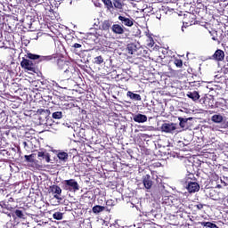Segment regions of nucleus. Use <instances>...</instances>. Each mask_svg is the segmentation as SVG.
<instances>
[{
	"label": "nucleus",
	"mask_w": 228,
	"mask_h": 228,
	"mask_svg": "<svg viewBox=\"0 0 228 228\" xmlns=\"http://www.w3.org/2000/svg\"><path fill=\"white\" fill-rule=\"evenodd\" d=\"M57 157L59 158V159H61V161H66L67 159H69V153L62 151V152H59Z\"/></svg>",
	"instance_id": "4be33fe9"
},
{
	"label": "nucleus",
	"mask_w": 228,
	"mask_h": 228,
	"mask_svg": "<svg viewBox=\"0 0 228 228\" xmlns=\"http://www.w3.org/2000/svg\"><path fill=\"white\" fill-rule=\"evenodd\" d=\"M175 65H176L178 68L183 67V61L180 59L175 60Z\"/></svg>",
	"instance_id": "c85d7f7f"
},
{
	"label": "nucleus",
	"mask_w": 228,
	"mask_h": 228,
	"mask_svg": "<svg viewBox=\"0 0 228 228\" xmlns=\"http://www.w3.org/2000/svg\"><path fill=\"white\" fill-rule=\"evenodd\" d=\"M53 118L55 120H60V118H63V112L56 111L52 114Z\"/></svg>",
	"instance_id": "5701e85b"
},
{
	"label": "nucleus",
	"mask_w": 228,
	"mask_h": 228,
	"mask_svg": "<svg viewBox=\"0 0 228 228\" xmlns=\"http://www.w3.org/2000/svg\"><path fill=\"white\" fill-rule=\"evenodd\" d=\"M134 122H137V124H144V122H147V116L143 114H135L133 118Z\"/></svg>",
	"instance_id": "ddd939ff"
},
{
	"label": "nucleus",
	"mask_w": 228,
	"mask_h": 228,
	"mask_svg": "<svg viewBox=\"0 0 228 228\" xmlns=\"http://www.w3.org/2000/svg\"><path fill=\"white\" fill-rule=\"evenodd\" d=\"M51 113V111L49 110H40V114H44V115H49Z\"/></svg>",
	"instance_id": "7c9ffc66"
},
{
	"label": "nucleus",
	"mask_w": 228,
	"mask_h": 228,
	"mask_svg": "<svg viewBox=\"0 0 228 228\" xmlns=\"http://www.w3.org/2000/svg\"><path fill=\"white\" fill-rule=\"evenodd\" d=\"M65 126H66L67 127H70V125H69V123H66Z\"/></svg>",
	"instance_id": "e433bc0d"
},
{
	"label": "nucleus",
	"mask_w": 228,
	"mask_h": 228,
	"mask_svg": "<svg viewBox=\"0 0 228 228\" xmlns=\"http://www.w3.org/2000/svg\"><path fill=\"white\" fill-rule=\"evenodd\" d=\"M177 125L175 123H164L161 126V131L163 133L174 134V131L177 129Z\"/></svg>",
	"instance_id": "39448f33"
},
{
	"label": "nucleus",
	"mask_w": 228,
	"mask_h": 228,
	"mask_svg": "<svg viewBox=\"0 0 228 228\" xmlns=\"http://www.w3.org/2000/svg\"><path fill=\"white\" fill-rule=\"evenodd\" d=\"M142 183L146 190H151V188H152V180H151V176L149 175L142 177Z\"/></svg>",
	"instance_id": "f8f14e48"
},
{
	"label": "nucleus",
	"mask_w": 228,
	"mask_h": 228,
	"mask_svg": "<svg viewBox=\"0 0 228 228\" xmlns=\"http://www.w3.org/2000/svg\"><path fill=\"white\" fill-rule=\"evenodd\" d=\"M112 26H113V21H111L110 20H103L100 24V29H102V31H110V29H111Z\"/></svg>",
	"instance_id": "1a4fd4ad"
},
{
	"label": "nucleus",
	"mask_w": 228,
	"mask_h": 228,
	"mask_svg": "<svg viewBox=\"0 0 228 228\" xmlns=\"http://www.w3.org/2000/svg\"><path fill=\"white\" fill-rule=\"evenodd\" d=\"M53 217L54 218V220H62L63 219V213H61V212H55L53 215Z\"/></svg>",
	"instance_id": "b1692460"
},
{
	"label": "nucleus",
	"mask_w": 228,
	"mask_h": 228,
	"mask_svg": "<svg viewBox=\"0 0 228 228\" xmlns=\"http://www.w3.org/2000/svg\"><path fill=\"white\" fill-rule=\"evenodd\" d=\"M4 154H8V151L6 150L0 151V156H4Z\"/></svg>",
	"instance_id": "72a5a7b5"
},
{
	"label": "nucleus",
	"mask_w": 228,
	"mask_h": 228,
	"mask_svg": "<svg viewBox=\"0 0 228 228\" xmlns=\"http://www.w3.org/2000/svg\"><path fill=\"white\" fill-rule=\"evenodd\" d=\"M64 186L65 190H69V191H78L79 190V183L74 179L65 180Z\"/></svg>",
	"instance_id": "7ed1b4c3"
},
{
	"label": "nucleus",
	"mask_w": 228,
	"mask_h": 228,
	"mask_svg": "<svg viewBox=\"0 0 228 228\" xmlns=\"http://www.w3.org/2000/svg\"><path fill=\"white\" fill-rule=\"evenodd\" d=\"M113 4H114V6H115V8H118V10H121V8H122V4H121L119 1L115 0V1L113 2Z\"/></svg>",
	"instance_id": "cd10ccee"
},
{
	"label": "nucleus",
	"mask_w": 228,
	"mask_h": 228,
	"mask_svg": "<svg viewBox=\"0 0 228 228\" xmlns=\"http://www.w3.org/2000/svg\"><path fill=\"white\" fill-rule=\"evenodd\" d=\"M57 67L58 69H60V70H63L64 74H67L68 77H70V76H72L74 66L70 65V62L63 61L61 59H58Z\"/></svg>",
	"instance_id": "f03ea898"
},
{
	"label": "nucleus",
	"mask_w": 228,
	"mask_h": 228,
	"mask_svg": "<svg viewBox=\"0 0 228 228\" xmlns=\"http://www.w3.org/2000/svg\"><path fill=\"white\" fill-rule=\"evenodd\" d=\"M14 215H16V216H17L18 218H25V217H24V213L22 212V210L16 209V210L14 211Z\"/></svg>",
	"instance_id": "bb28decb"
},
{
	"label": "nucleus",
	"mask_w": 228,
	"mask_h": 228,
	"mask_svg": "<svg viewBox=\"0 0 228 228\" xmlns=\"http://www.w3.org/2000/svg\"><path fill=\"white\" fill-rule=\"evenodd\" d=\"M200 102L201 104H205V103H206V98L203 97V98L200 99Z\"/></svg>",
	"instance_id": "f704fd0d"
},
{
	"label": "nucleus",
	"mask_w": 228,
	"mask_h": 228,
	"mask_svg": "<svg viewBox=\"0 0 228 228\" xmlns=\"http://www.w3.org/2000/svg\"><path fill=\"white\" fill-rule=\"evenodd\" d=\"M72 47H73V49L77 50V49H81V47H83V45L75 43V44L72 45Z\"/></svg>",
	"instance_id": "c756f323"
},
{
	"label": "nucleus",
	"mask_w": 228,
	"mask_h": 228,
	"mask_svg": "<svg viewBox=\"0 0 228 228\" xmlns=\"http://www.w3.org/2000/svg\"><path fill=\"white\" fill-rule=\"evenodd\" d=\"M200 224L202 225V227L219 228L216 224H213L211 222H200Z\"/></svg>",
	"instance_id": "412c9836"
},
{
	"label": "nucleus",
	"mask_w": 228,
	"mask_h": 228,
	"mask_svg": "<svg viewBox=\"0 0 228 228\" xmlns=\"http://www.w3.org/2000/svg\"><path fill=\"white\" fill-rule=\"evenodd\" d=\"M126 96H128L129 99H132V101H142V96L140 94H136L131 91L126 93Z\"/></svg>",
	"instance_id": "a211bd4d"
},
{
	"label": "nucleus",
	"mask_w": 228,
	"mask_h": 228,
	"mask_svg": "<svg viewBox=\"0 0 228 228\" xmlns=\"http://www.w3.org/2000/svg\"><path fill=\"white\" fill-rule=\"evenodd\" d=\"M188 184L186 186L189 193H197L200 190V185L197 182H187Z\"/></svg>",
	"instance_id": "423d86ee"
},
{
	"label": "nucleus",
	"mask_w": 228,
	"mask_h": 228,
	"mask_svg": "<svg viewBox=\"0 0 228 228\" xmlns=\"http://www.w3.org/2000/svg\"><path fill=\"white\" fill-rule=\"evenodd\" d=\"M37 158H39V159H45L46 163H51V155L48 152L38 151Z\"/></svg>",
	"instance_id": "4468645a"
},
{
	"label": "nucleus",
	"mask_w": 228,
	"mask_h": 228,
	"mask_svg": "<svg viewBox=\"0 0 228 228\" xmlns=\"http://www.w3.org/2000/svg\"><path fill=\"white\" fill-rule=\"evenodd\" d=\"M50 191L52 193H54V199H57V200H61V198L60 195H61V188L58 185H52L50 186Z\"/></svg>",
	"instance_id": "6e6552de"
},
{
	"label": "nucleus",
	"mask_w": 228,
	"mask_h": 228,
	"mask_svg": "<svg viewBox=\"0 0 228 228\" xmlns=\"http://www.w3.org/2000/svg\"><path fill=\"white\" fill-rule=\"evenodd\" d=\"M187 97L189 99H191L194 102H197L200 99V94H199V92L193 91V92H188L187 93Z\"/></svg>",
	"instance_id": "dca6fc26"
},
{
	"label": "nucleus",
	"mask_w": 228,
	"mask_h": 228,
	"mask_svg": "<svg viewBox=\"0 0 228 228\" xmlns=\"http://www.w3.org/2000/svg\"><path fill=\"white\" fill-rule=\"evenodd\" d=\"M126 49L128 51V54H134V53H136L138 49H140V44L138 43L128 44Z\"/></svg>",
	"instance_id": "9d476101"
},
{
	"label": "nucleus",
	"mask_w": 228,
	"mask_h": 228,
	"mask_svg": "<svg viewBox=\"0 0 228 228\" xmlns=\"http://www.w3.org/2000/svg\"><path fill=\"white\" fill-rule=\"evenodd\" d=\"M211 120L215 124H222V122H224V116L220 114H215L212 116Z\"/></svg>",
	"instance_id": "f3484780"
},
{
	"label": "nucleus",
	"mask_w": 228,
	"mask_h": 228,
	"mask_svg": "<svg viewBox=\"0 0 228 228\" xmlns=\"http://www.w3.org/2000/svg\"><path fill=\"white\" fill-rule=\"evenodd\" d=\"M212 40H214L215 42L218 41V38H216V37H213Z\"/></svg>",
	"instance_id": "c9c22d12"
},
{
	"label": "nucleus",
	"mask_w": 228,
	"mask_h": 228,
	"mask_svg": "<svg viewBox=\"0 0 228 228\" xmlns=\"http://www.w3.org/2000/svg\"><path fill=\"white\" fill-rule=\"evenodd\" d=\"M111 31L115 33V35H124L125 30L122 25L114 24L111 27Z\"/></svg>",
	"instance_id": "9b49d317"
},
{
	"label": "nucleus",
	"mask_w": 228,
	"mask_h": 228,
	"mask_svg": "<svg viewBox=\"0 0 228 228\" xmlns=\"http://www.w3.org/2000/svg\"><path fill=\"white\" fill-rule=\"evenodd\" d=\"M118 19L123 27L133 28L134 26V19L131 18V16L119 15Z\"/></svg>",
	"instance_id": "20e7f679"
},
{
	"label": "nucleus",
	"mask_w": 228,
	"mask_h": 228,
	"mask_svg": "<svg viewBox=\"0 0 228 228\" xmlns=\"http://www.w3.org/2000/svg\"><path fill=\"white\" fill-rule=\"evenodd\" d=\"M178 120L182 129H188V120H192V118H178Z\"/></svg>",
	"instance_id": "2eb2a0df"
},
{
	"label": "nucleus",
	"mask_w": 228,
	"mask_h": 228,
	"mask_svg": "<svg viewBox=\"0 0 228 228\" xmlns=\"http://www.w3.org/2000/svg\"><path fill=\"white\" fill-rule=\"evenodd\" d=\"M182 31H184V28L183 27H182Z\"/></svg>",
	"instance_id": "4c0bfd02"
},
{
	"label": "nucleus",
	"mask_w": 228,
	"mask_h": 228,
	"mask_svg": "<svg viewBox=\"0 0 228 228\" xmlns=\"http://www.w3.org/2000/svg\"><path fill=\"white\" fill-rule=\"evenodd\" d=\"M195 208H197V209L200 210V209L204 208V205L203 204H198V205H195Z\"/></svg>",
	"instance_id": "473e14b6"
},
{
	"label": "nucleus",
	"mask_w": 228,
	"mask_h": 228,
	"mask_svg": "<svg viewBox=\"0 0 228 228\" xmlns=\"http://www.w3.org/2000/svg\"><path fill=\"white\" fill-rule=\"evenodd\" d=\"M149 47H154V39L152 37L150 38Z\"/></svg>",
	"instance_id": "2f4dec72"
},
{
	"label": "nucleus",
	"mask_w": 228,
	"mask_h": 228,
	"mask_svg": "<svg viewBox=\"0 0 228 228\" xmlns=\"http://www.w3.org/2000/svg\"><path fill=\"white\" fill-rule=\"evenodd\" d=\"M224 58H225V53L221 49H217L215 52V53L212 55L210 60H215L216 61H224Z\"/></svg>",
	"instance_id": "0eeeda50"
},
{
	"label": "nucleus",
	"mask_w": 228,
	"mask_h": 228,
	"mask_svg": "<svg viewBox=\"0 0 228 228\" xmlns=\"http://www.w3.org/2000/svg\"><path fill=\"white\" fill-rule=\"evenodd\" d=\"M27 58L28 59H22L20 65L22 69H26V70H29L30 72H36L37 63L38 61H51L53 60L52 55L40 56L33 53H27Z\"/></svg>",
	"instance_id": "f257e3e1"
},
{
	"label": "nucleus",
	"mask_w": 228,
	"mask_h": 228,
	"mask_svg": "<svg viewBox=\"0 0 228 228\" xmlns=\"http://www.w3.org/2000/svg\"><path fill=\"white\" fill-rule=\"evenodd\" d=\"M7 227H10V224H7Z\"/></svg>",
	"instance_id": "ea45409f"
},
{
	"label": "nucleus",
	"mask_w": 228,
	"mask_h": 228,
	"mask_svg": "<svg viewBox=\"0 0 228 228\" xmlns=\"http://www.w3.org/2000/svg\"><path fill=\"white\" fill-rule=\"evenodd\" d=\"M36 156L35 153H32L30 155H25L24 158L28 163H37V159H35Z\"/></svg>",
	"instance_id": "aec40b11"
},
{
	"label": "nucleus",
	"mask_w": 228,
	"mask_h": 228,
	"mask_svg": "<svg viewBox=\"0 0 228 228\" xmlns=\"http://www.w3.org/2000/svg\"><path fill=\"white\" fill-rule=\"evenodd\" d=\"M102 3L107 6V8L110 10V8H113V3L111 0H102Z\"/></svg>",
	"instance_id": "a878e982"
},
{
	"label": "nucleus",
	"mask_w": 228,
	"mask_h": 228,
	"mask_svg": "<svg viewBox=\"0 0 228 228\" xmlns=\"http://www.w3.org/2000/svg\"><path fill=\"white\" fill-rule=\"evenodd\" d=\"M142 129H145V127H147V126H142Z\"/></svg>",
	"instance_id": "58836bf2"
},
{
	"label": "nucleus",
	"mask_w": 228,
	"mask_h": 228,
	"mask_svg": "<svg viewBox=\"0 0 228 228\" xmlns=\"http://www.w3.org/2000/svg\"><path fill=\"white\" fill-rule=\"evenodd\" d=\"M104 209H106V207L104 206H101V205H96L94 207H93V213H94V215H99V213H102V211H104Z\"/></svg>",
	"instance_id": "6ab92c4d"
},
{
	"label": "nucleus",
	"mask_w": 228,
	"mask_h": 228,
	"mask_svg": "<svg viewBox=\"0 0 228 228\" xmlns=\"http://www.w3.org/2000/svg\"><path fill=\"white\" fill-rule=\"evenodd\" d=\"M94 63H96V65H101L102 63H104V59L101 55L97 56L94 58Z\"/></svg>",
	"instance_id": "393cba45"
}]
</instances>
